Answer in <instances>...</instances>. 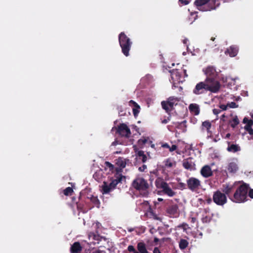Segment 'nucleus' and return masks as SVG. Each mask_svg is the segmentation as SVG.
<instances>
[{
  "mask_svg": "<svg viewBox=\"0 0 253 253\" xmlns=\"http://www.w3.org/2000/svg\"><path fill=\"white\" fill-rule=\"evenodd\" d=\"M149 180L150 182L148 183L143 177H137L133 180L131 186L141 196L147 197L151 193L153 187V179L150 177Z\"/></svg>",
  "mask_w": 253,
  "mask_h": 253,
  "instance_id": "nucleus-1",
  "label": "nucleus"
},
{
  "mask_svg": "<svg viewBox=\"0 0 253 253\" xmlns=\"http://www.w3.org/2000/svg\"><path fill=\"white\" fill-rule=\"evenodd\" d=\"M210 83L211 81L209 80L199 82L193 89V93L197 96H203L208 91L213 93L218 92L220 88Z\"/></svg>",
  "mask_w": 253,
  "mask_h": 253,
  "instance_id": "nucleus-2",
  "label": "nucleus"
},
{
  "mask_svg": "<svg viewBox=\"0 0 253 253\" xmlns=\"http://www.w3.org/2000/svg\"><path fill=\"white\" fill-rule=\"evenodd\" d=\"M249 189L250 185L249 184L243 183L242 184L235 188L231 201L237 203L246 202L248 200V192Z\"/></svg>",
  "mask_w": 253,
  "mask_h": 253,
  "instance_id": "nucleus-3",
  "label": "nucleus"
},
{
  "mask_svg": "<svg viewBox=\"0 0 253 253\" xmlns=\"http://www.w3.org/2000/svg\"><path fill=\"white\" fill-rule=\"evenodd\" d=\"M219 0H195L194 4L201 11L215 10L220 5Z\"/></svg>",
  "mask_w": 253,
  "mask_h": 253,
  "instance_id": "nucleus-4",
  "label": "nucleus"
},
{
  "mask_svg": "<svg viewBox=\"0 0 253 253\" xmlns=\"http://www.w3.org/2000/svg\"><path fill=\"white\" fill-rule=\"evenodd\" d=\"M119 44L121 47L122 53L126 56L129 55V52L132 45L130 39L124 32H121L119 35Z\"/></svg>",
  "mask_w": 253,
  "mask_h": 253,
  "instance_id": "nucleus-5",
  "label": "nucleus"
},
{
  "mask_svg": "<svg viewBox=\"0 0 253 253\" xmlns=\"http://www.w3.org/2000/svg\"><path fill=\"white\" fill-rule=\"evenodd\" d=\"M203 71L206 76V78L205 80H210L211 81V84L220 88L221 84L219 81L216 80L217 72L213 66H209L206 68L203 69Z\"/></svg>",
  "mask_w": 253,
  "mask_h": 253,
  "instance_id": "nucleus-6",
  "label": "nucleus"
},
{
  "mask_svg": "<svg viewBox=\"0 0 253 253\" xmlns=\"http://www.w3.org/2000/svg\"><path fill=\"white\" fill-rule=\"evenodd\" d=\"M155 185L158 189H162L161 191L164 194L172 197L176 195V192L172 190L168 183L163 179L158 177L155 181Z\"/></svg>",
  "mask_w": 253,
  "mask_h": 253,
  "instance_id": "nucleus-7",
  "label": "nucleus"
},
{
  "mask_svg": "<svg viewBox=\"0 0 253 253\" xmlns=\"http://www.w3.org/2000/svg\"><path fill=\"white\" fill-rule=\"evenodd\" d=\"M212 201L217 206L223 207L227 203V198L225 193L217 190L213 193Z\"/></svg>",
  "mask_w": 253,
  "mask_h": 253,
  "instance_id": "nucleus-8",
  "label": "nucleus"
},
{
  "mask_svg": "<svg viewBox=\"0 0 253 253\" xmlns=\"http://www.w3.org/2000/svg\"><path fill=\"white\" fill-rule=\"evenodd\" d=\"M178 100L174 97H169L167 100L161 102L162 107L168 114H170L174 105H177Z\"/></svg>",
  "mask_w": 253,
  "mask_h": 253,
  "instance_id": "nucleus-9",
  "label": "nucleus"
},
{
  "mask_svg": "<svg viewBox=\"0 0 253 253\" xmlns=\"http://www.w3.org/2000/svg\"><path fill=\"white\" fill-rule=\"evenodd\" d=\"M116 173L114 175V177L111 179V182L109 183V186L114 189L119 183H122V181L126 179V177L121 173L122 172L121 169L116 168Z\"/></svg>",
  "mask_w": 253,
  "mask_h": 253,
  "instance_id": "nucleus-10",
  "label": "nucleus"
},
{
  "mask_svg": "<svg viewBox=\"0 0 253 253\" xmlns=\"http://www.w3.org/2000/svg\"><path fill=\"white\" fill-rule=\"evenodd\" d=\"M186 182L188 188L193 192L197 191L201 186L200 180L194 177L189 178Z\"/></svg>",
  "mask_w": 253,
  "mask_h": 253,
  "instance_id": "nucleus-11",
  "label": "nucleus"
},
{
  "mask_svg": "<svg viewBox=\"0 0 253 253\" xmlns=\"http://www.w3.org/2000/svg\"><path fill=\"white\" fill-rule=\"evenodd\" d=\"M117 132L121 136L129 138L131 134L129 128L124 123L120 124L117 128Z\"/></svg>",
  "mask_w": 253,
  "mask_h": 253,
  "instance_id": "nucleus-12",
  "label": "nucleus"
},
{
  "mask_svg": "<svg viewBox=\"0 0 253 253\" xmlns=\"http://www.w3.org/2000/svg\"><path fill=\"white\" fill-rule=\"evenodd\" d=\"M235 190V186L234 185H223L222 192L225 194V196L228 197L231 200L233 196L232 193Z\"/></svg>",
  "mask_w": 253,
  "mask_h": 253,
  "instance_id": "nucleus-13",
  "label": "nucleus"
},
{
  "mask_svg": "<svg viewBox=\"0 0 253 253\" xmlns=\"http://www.w3.org/2000/svg\"><path fill=\"white\" fill-rule=\"evenodd\" d=\"M167 213L170 217H176L178 215V207L177 204L169 206L166 210Z\"/></svg>",
  "mask_w": 253,
  "mask_h": 253,
  "instance_id": "nucleus-14",
  "label": "nucleus"
},
{
  "mask_svg": "<svg viewBox=\"0 0 253 253\" xmlns=\"http://www.w3.org/2000/svg\"><path fill=\"white\" fill-rule=\"evenodd\" d=\"M182 165L183 167L186 169L192 170L195 169V164L193 161V158L191 157L184 159Z\"/></svg>",
  "mask_w": 253,
  "mask_h": 253,
  "instance_id": "nucleus-15",
  "label": "nucleus"
},
{
  "mask_svg": "<svg viewBox=\"0 0 253 253\" xmlns=\"http://www.w3.org/2000/svg\"><path fill=\"white\" fill-rule=\"evenodd\" d=\"M239 51V48L237 45H233L227 48L225 51L226 54H228L230 57H235Z\"/></svg>",
  "mask_w": 253,
  "mask_h": 253,
  "instance_id": "nucleus-16",
  "label": "nucleus"
},
{
  "mask_svg": "<svg viewBox=\"0 0 253 253\" xmlns=\"http://www.w3.org/2000/svg\"><path fill=\"white\" fill-rule=\"evenodd\" d=\"M201 175L205 177L208 178L212 175L213 173L211 167L208 165L204 166L200 171Z\"/></svg>",
  "mask_w": 253,
  "mask_h": 253,
  "instance_id": "nucleus-17",
  "label": "nucleus"
},
{
  "mask_svg": "<svg viewBox=\"0 0 253 253\" xmlns=\"http://www.w3.org/2000/svg\"><path fill=\"white\" fill-rule=\"evenodd\" d=\"M129 105L131 106L132 108L133 114L134 117H137L140 111V107L139 105L135 101L131 100L128 102Z\"/></svg>",
  "mask_w": 253,
  "mask_h": 253,
  "instance_id": "nucleus-18",
  "label": "nucleus"
},
{
  "mask_svg": "<svg viewBox=\"0 0 253 253\" xmlns=\"http://www.w3.org/2000/svg\"><path fill=\"white\" fill-rule=\"evenodd\" d=\"M138 144L140 146L148 144L151 145V147L154 148L155 145L152 143V141L149 137H142L138 141Z\"/></svg>",
  "mask_w": 253,
  "mask_h": 253,
  "instance_id": "nucleus-19",
  "label": "nucleus"
},
{
  "mask_svg": "<svg viewBox=\"0 0 253 253\" xmlns=\"http://www.w3.org/2000/svg\"><path fill=\"white\" fill-rule=\"evenodd\" d=\"M101 192L103 194H107L114 190L112 187L109 186L107 182L104 181L101 186Z\"/></svg>",
  "mask_w": 253,
  "mask_h": 253,
  "instance_id": "nucleus-20",
  "label": "nucleus"
},
{
  "mask_svg": "<svg viewBox=\"0 0 253 253\" xmlns=\"http://www.w3.org/2000/svg\"><path fill=\"white\" fill-rule=\"evenodd\" d=\"M82 250L81 244L78 242H75L71 247V253H79Z\"/></svg>",
  "mask_w": 253,
  "mask_h": 253,
  "instance_id": "nucleus-21",
  "label": "nucleus"
},
{
  "mask_svg": "<svg viewBox=\"0 0 253 253\" xmlns=\"http://www.w3.org/2000/svg\"><path fill=\"white\" fill-rule=\"evenodd\" d=\"M227 150L228 152L235 153L241 150L240 147L237 144L230 145V142H228V146L227 148Z\"/></svg>",
  "mask_w": 253,
  "mask_h": 253,
  "instance_id": "nucleus-22",
  "label": "nucleus"
},
{
  "mask_svg": "<svg viewBox=\"0 0 253 253\" xmlns=\"http://www.w3.org/2000/svg\"><path fill=\"white\" fill-rule=\"evenodd\" d=\"M137 249L140 253H149L145 244L144 242H140L137 243Z\"/></svg>",
  "mask_w": 253,
  "mask_h": 253,
  "instance_id": "nucleus-23",
  "label": "nucleus"
},
{
  "mask_svg": "<svg viewBox=\"0 0 253 253\" xmlns=\"http://www.w3.org/2000/svg\"><path fill=\"white\" fill-rule=\"evenodd\" d=\"M189 109L191 112L194 113L195 115H198L200 113L199 107L197 104H191L189 105Z\"/></svg>",
  "mask_w": 253,
  "mask_h": 253,
  "instance_id": "nucleus-24",
  "label": "nucleus"
},
{
  "mask_svg": "<svg viewBox=\"0 0 253 253\" xmlns=\"http://www.w3.org/2000/svg\"><path fill=\"white\" fill-rule=\"evenodd\" d=\"M253 125V121L251 119L250 120L248 124L244 126L245 129L250 134L253 136V129L252 128V126Z\"/></svg>",
  "mask_w": 253,
  "mask_h": 253,
  "instance_id": "nucleus-25",
  "label": "nucleus"
},
{
  "mask_svg": "<svg viewBox=\"0 0 253 253\" xmlns=\"http://www.w3.org/2000/svg\"><path fill=\"white\" fill-rule=\"evenodd\" d=\"M201 127L203 130L206 129L208 133H210L211 132L210 129L211 127V124L209 120L205 121L202 123Z\"/></svg>",
  "mask_w": 253,
  "mask_h": 253,
  "instance_id": "nucleus-26",
  "label": "nucleus"
},
{
  "mask_svg": "<svg viewBox=\"0 0 253 253\" xmlns=\"http://www.w3.org/2000/svg\"><path fill=\"white\" fill-rule=\"evenodd\" d=\"M238 169V165L235 162H231L228 166V170L230 172L235 173Z\"/></svg>",
  "mask_w": 253,
  "mask_h": 253,
  "instance_id": "nucleus-27",
  "label": "nucleus"
},
{
  "mask_svg": "<svg viewBox=\"0 0 253 253\" xmlns=\"http://www.w3.org/2000/svg\"><path fill=\"white\" fill-rule=\"evenodd\" d=\"M188 242L185 239H181L179 243V247L181 250L185 249L188 246Z\"/></svg>",
  "mask_w": 253,
  "mask_h": 253,
  "instance_id": "nucleus-28",
  "label": "nucleus"
},
{
  "mask_svg": "<svg viewBox=\"0 0 253 253\" xmlns=\"http://www.w3.org/2000/svg\"><path fill=\"white\" fill-rule=\"evenodd\" d=\"M137 156L138 157V159L141 160L143 163H145L147 161V157L146 155L144 154L143 151H139L137 153Z\"/></svg>",
  "mask_w": 253,
  "mask_h": 253,
  "instance_id": "nucleus-29",
  "label": "nucleus"
},
{
  "mask_svg": "<svg viewBox=\"0 0 253 253\" xmlns=\"http://www.w3.org/2000/svg\"><path fill=\"white\" fill-rule=\"evenodd\" d=\"M229 123L232 127L235 128L239 124V120L237 116H235L233 119L229 122Z\"/></svg>",
  "mask_w": 253,
  "mask_h": 253,
  "instance_id": "nucleus-30",
  "label": "nucleus"
},
{
  "mask_svg": "<svg viewBox=\"0 0 253 253\" xmlns=\"http://www.w3.org/2000/svg\"><path fill=\"white\" fill-rule=\"evenodd\" d=\"M88 236L89 239H92L97 241H100L101 240L100 236L95 234L94 232L89 233Z\"/></svg>",
  "mask_w": 253,
  "mask_h": 253,
  "instance_id": "nucleus-31",
  "label": "nucleus"
},
{
  "mask_svg": "<svg viewBox=\"0 0 253 253\" xmlns=\"http://www.w3.org/2000/svg\"><path fill=\"white\" fill-rule=\"evenodd\" d=\"M90 200L94 205L97 206L98 207H99V205H100V202L97 197L91 195L90 198Z\"/></svg>",
  "mask_w": 253,
  "mask_h": 253,
  "instance_id": "nucleus-32",
  "label": "nucleus"
},
{
  "mask_svg": "<svg viewBox=\"0 0 253 253\" xmlns=\"http://www.w3.org/2000/svg\"><path fill=\"white\" fill-rule=\"evenodd\" d=\"M73 192V190L72 188L70 187H67L63 191V193L65 196L71 195Z\"/></svg>",
  "mask_w": 253,
  "mask_h": 253,
  "instance_id": "nucleus-33",
  "label": "nucleus"
},
{
  "mask_svg": "<svg viewBox=\"0 0 253 253\" xmlns=\"http://www.w3.org/2000/svg\"><path fill=\"white\" fill-rule=\"evenodd\" d=\"M105 166L108 168L110 170L113 171L114 169H115V167L113 165H112L111 163L109 162H105Z\"/></svg>",
  "mask_w": 253,
  "mask_h": 253,
  "instance_id": "nucleus-34",
  "label": "nucleus"
},
{
  "mask_svg": "<svg viewBox=\"0 0 253 253\" xmlns=\"http://www.w3.org/2000/svg\"><path fill=\"white\" fill-rule=\"evenodd\" d=\"M165 166L167 168H171L173 166V163L171 162V161L169 159H168L165 162Z\"/></svg>",
  "mask_w": 253,
  "mask_h": 253,
  "instance_id": "nucleus-35",
  "label": "nucleus"
},
{
  "mask_svg": "<svg viewBox=\"0 0 253 253\" xmlns=\"http://www.w3.org/2000/svg\"><path fill=\"white\" fill-rule=\"evenodd\" d=\"M211 219V218L209 216L206 215L203 217L202 221L203 223H209Z\"/></svg>",
  "mask_w": 253,
  "mask_h": 253,
  "instance_id": "nucleus-36",
  "label": "nucleus"
},
{
  "mask_svg": "<svg viewBox=\"0 0 253 253\" xmlns=\"http://www.w3.org/2000/svg\"><path fill=\"white\" fill-rule=\"evenodd\" d=\"M118 166L122 168H124L126 167V163L122 160L119 159L118 163Z\"/></svg>",
  "mask_w": 253,
  "mask_h": 253,
  "instance_id": "nucleus-37",
  "label": "nucleus"
},
{
  "mask_svg": "<svg viewBox=\"0 0 253 253\" xmlns=\"http://www.w3.org/2000/svg\"><path fill=\"white\" fill-rule=\"evenodd\" d=\"M177 186L178 188L181 190L186 188V184L183 182H179Z\"/></svg>",
  "mask_w": 253,
  "mask_h": 253,
  "instance_id": "nucleus-38",
  "label": "nucleus"
},
{
  "mask_svg": "<svg viewBox=\"0 0 253 253\" xmlns=\"http://www.w3.org/2000/svg\"><path fill=\"white\" fill-rule=\"evenodd\" d=\"M77 209L78 210L81 212L83 213L86 212V211L83 209V206L81 205V204L77 203Z\"/></svg>",
  "mask_w": 253,
  "mask_h": 253,
  "instance_id": "nucleus-39",
  "label": "nucleus"
},
{
  "mask_svg": "<svg viewBox=\"0 0 253 253\" xmlns=\"http://www.w3.org/2000/svg\"><path fill=\"white\" fill-rule=\"evenodd\" d=\"M188 226V225L186 223H183L177 226V227L179 228H182L184 230H186V227Z\"/></svg>",
  "mask_w": 253,
  "mask_h": 253,
  "instance_id": "nucleus-40",
  "label": "nucleus"
},
{
  "mask_svg": "<svg viewBox=\"0 0 253 253\" xmlns=\"http://www.w3.org/2000/svg\"><path fill=\"white\" fill-rule=\"evenodd\" d=\"M227 105L228 107L231 108H235L238 107V105L234 102H231V103H228Z\"/></svg>",
  "mask_w": 253,
  "mask_h": 253,
  "instance_id": "nucleus-41",
  "label": "nucleus"
},
{
  "mask_svg": "<svg viewBox=\"0 0 253 253\" xmlns=\"http://www.w3.org/2000/svg\"><path fill=\"white\" fill-rule=\"evenodd\" d=\"M169 114V116L168 117L167 119H165L163 120H162V124H167L168 123V122L170 120V119H171V115H170V114Z\"/></svg>",
  "mask_w": 253,
  "mask_h": 253,
  "instance_id": "nucleus-42",
  "label": "nucleus"
},
{
  "mask_svg": "<svg viewBox=\"0 0 253 253\" xmlns=\"http://www.w3.org/2000/svg\"><path fill=\"white\" fill-rule=\"evenodd\" d=\"M127 250L129 252L134 253L136 250L132 245H129L127 247Z\"/></svg>",
  "mask_w": 253,
  "mask_h": 253,
  "instance_id": "nucleus-43",
  "label": "nucleus"
},
{
  "mask_svg": "<svg viewBox=\"0 0 253 253\" xmlns=\"http://www.w3.org/2000/svg\"><path fill=\"white\" fill-rule=\"evenodd\" d=\"M221 112V110H220V109H216V108H215V109H213L212 110V112L215 115H217L218 114H219V113H220Z\"/></svg>",
  "mask_w": 253,
  "mask_h": 253,
  "instance_id": "nucleus-44",
  "label": "nucleus"
},
{
  "mask_svg": "<svg viewBox=\"0 0 253 253\" xmlns=\"http://www.w3.org/2000/svg\"><path fill=\"white\" fill-rule=\"evenodd\" d=\"M228 105L227 104L226 105L224 104H221L219 105V108L222 111L226 110L227 108Z\"/></svg>",
  "mask_w": 253,
  "mask_h": 253,
  "instance_id": "nucleus-45",
  "label": "nucleus"
},
{
  "mask_svg": "<svg viewBox=\"0 0 253 253\" xmlns=\"http://www.w3.org/2000/svg\"><path fill=\"white\" fill-rule=\"evenodd\" d=\"M147 169V166L145 165H143L141 167H139L138 170L140 171H144Z\"/></svg>",
  "mask_w": 253,
  "mask_h": 253,
  "instance_id": "nucleus-46",
  "label": "nucleus"
},
{
  "mask_svg": "<svg viewBox=\"0 0 253 253\" xmlns=\"http://www.w3.org/2000/svg\"><path fill=\"white\" fill-rule=\"evenodd\" d=\"M249 196L252 198V199H253V189H249Z\"/></svg>",
  "mask_w": 253,
  "mask_h": 253,
  "instance_id": "nucleus-47",
  "label": "nucleus"
},
{
  "mask_svg": "<svg viewBox=\"0 0 253 253\" xmlns=\"http://www.w3.org/2000/svg\"><path fill=\"white\" fill-rule=\"evenodd\" d=\"M177 149V146L176 145H172L171 147H170L169 149L170 152H172Z\"/></svg>",
  "mask_w": 253,
  "mask_h": 253,
  "instance_id": "nucleus-48",
  "label": "nucleus"
},
{
  "mask_svg": "<svg viewBox=\"0 0 253 253\" xmlns=\"http://www.w3.org/2000/svg\"><path fill=\"white\" fill-rule=\"evenodd\" d=\"M179 2L183 5H187L189 3L187 0H179Z\"/></svg>",
  "mask_w": 253,
  "mask_h": 253,
  "instance_id": "nucleus-49",
  "label": "nucleus"
},
{
  "mask_svg": "<svg viewBox=\"0 0 253 253\" xmlns=\"http://www.w3.org/2000/svg\"><path fill=\"white\" fill-rule=\"evenodd\" d=\"M152 215L153 216L154 219H155L156 220H161V218L158 217L157 214H155V213H154L153 212H152Z\"/></svg>",
  "mask_w": 253,
  "mask_h": 253,
  "instance_id": "nucleus-50",
  "label": "nucleus"
},
{
  "mask_svg": "<svg viewBox=\"0 0 253 253\" xmlns=\"http://www.w3.org/2000/svg\"><path fill=\"white\" fill-rule=\"evenodd\" d=\"M178 73V72L177 70H173L171 73V76H172L171 78H173V76L174 75L177 76Z\"/></svg>",
  "mask_w": 253,
  "mask_h": 253,
  "instance_id": "nucleus-51",
  "label": "nucleus"
},
{
  "mask_svg": "<svg viewBox=\"0 0 253 253\" xmlns=\"http://www.w3.org/2000/svg\"><path fill=\"white\" fill-rule=\"evenodd\" d=\"M153 253H161L159 250V249L157 247L154 248L153 250Z\"/></svg>",
  "mask_w": 253,
  "mask_h": 253,
  "instance_id": "nucleus-52",
  "label": "nucleus"
},
{
  "mask_svg": "<svg viewBox=\"0 0 253 253\" xmlns=\"http://www.w3.org/2000/svg\"><path fill=\"white\" fill-rule=\"evenodd\" d=\"M212 200V199H211V198H208L206 200V202L208 204L210 205L211 203Z\"/></svg>",
  "mask_w": 253,
  "mask_h": 253,
  "instance_id": "nucleus-53",
  "label": "nucleus"
},
{
  "mask_svg": "<svg viewBox=\"0 0 253 253\" xmlns=\"http://www.w3.org/2000/svg\"><path fill=\"white\" fill-rule=\"evenodd\" d=\"M162 147H163V148H168V149H169V148H170V146H169V145L168 143H167L163 144L162 145Z\"/></svg>",
  "mask_w": 253,
  "mask_h": 253,
  "instance_id": "nucleus-54",
  "label": "nucleus"
},
{
  "mask_svg": "<svg viewBox=\"0 0 253 253\" xmlns=\"http://www.w3.org/2000/svg\"><path fill=\"white\" fill-rule=\"evenodd\" d=\"M92 253H105V252L103 251H101L100 250H95V251L92 252Z\"/></svg>",
  "mask_w": 253,
  "mask_h": 253,
  "instance_id": "nucleus-55",
  "label": "nucleus"
},
{
  "mask_svg": "<svg viewBox=\"0 0 253 253\" xmlns=\"http://www.w3.org/2000/svg\"><path fill=\"white\" fill-rule=\"evenodd\" d=\"M158 171L157 169H155V170H153V171L150 172L151 175L153 174L156 176L158 175Z\"/></svg>",
  "mask_w": 253,
  "mask_h": 253,
  "instance_id": "nucleus-56",
  "label": "nucleus"
},
{
  "mask_svg": "<svg viewBox=\"0 0 253 253\" xmlns=\"http://www.w3.org/2000/svg\"><path fill=\"white\" fill-rule=\"evenodd\" d=\"M249 121H250V120H249L247 118L245 117L244 118L243 122V123L248 124V123L249 122Z\"/></svg>",
  "mask_w": 253,
  "mask_h": 253,
  "instance_id": "nucleus-57",
  "label": "nucleus"
},
{
  "mask_svg": "<svg viewBox=\"0 0 253 253\" xmlns=\"http://www.w3.org/2000/svg\"><path fill=\"white\" fill-rule=\"evenodd\" d=\"M93 178H94L95 179H96V180H97V179H99L97 172H95V173L93 174Z\"/></svg>",
  "mask_w": 253,
  "mask_h": 253,
  "instance_id": "nucleus-58",
  "label": "nucleus"
},
{
  "mask_svg": "<svg viewBox=\"0 0 253 253\" xmlns=\"http://www.w3.org/2000/svg\"><path fill=\"white\" fill-rule=\"evenodd\" d=\"M196 221V218L195 217H192L191 218V222L193 223H195Z\"/></svg>",
  "mask_w": 253,
  "mask_h": 253,
  "instance_id": "nucleus-59",
  "label": "nucleus"
},
{
  "mask_svg": "<svg viewBox=\"0 0 253 253\" xmlns=\"http://www.w3.org/2000/svg\"><path fill=\"white\" fill-rule=\"evenodd\" d=\"M188 41V40L187 39H185L183 41V42L185 44H187V42Z\"/></svg>",
  "mask_w": 253,
  "mask_h": 253,
  "instance_id": "nucleus-60",
  "label": "nucleus"
},
{
  "mask_svg": "<svg viewBox=\"0 0 253 253\" xmlns=\"http://www.w3.org/2000/svg\"><path fill=\"white\" fill-rule=\"evenodd\" d=\"M225 117V114H223V115L221 116V117H220V120H222V121H224V118Z\"/></svg>",
  "mask_w": 253,
  "mask_h": 253,
  "instance_id": "nucleus-61",
  "label": "nucleus"
},
{
  "mask_svg": "<svg viewBox=\"0 0 253 253\" xmlns=\"http://www.w3.org/2000/svg\"><path fill=\"white\" fill-rule=\"evenodd\" d=\"M230 136H231L230 133H228L226 134L225 138H229L230 137Z\"/></svg>",
  "mask_w": 253,
  "mask_h": 253,
  "instance_id": "nucleus-62",
  "label": "nucleus"
},
{
  "mask_svg": "<svg viewBox=\"0 0 253 253\" xmlns=\"http://www.w3.org/2000/svg\"><path fill=\"white\" fill-rule=\"evenodd\" d=\"M164 199L161 198H159L158 199V201H159V202H162V201H163Z\"/></svg>",
  "mask_w": 253,
  "mask_h": 253,
  "instance_id": "nucleus-63",
  "label": "nucleus"
},
{
  "mask_svg": "<svg viewBox=\"0 0 253 253\" xmlns=\"http://www.w3.org/2000/svg\"><path fill=\"white\" fill-rule=\"evenodd\" d=\"M117 144V141H114L112 143V145H116Z\"/></svg>",
  "mask_w": 253,
  "mask_h": 253,
  "instance_id": "nucleus-64",
  "label": "nucleus"
}]
</instances>
